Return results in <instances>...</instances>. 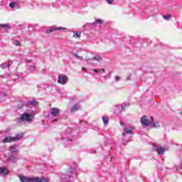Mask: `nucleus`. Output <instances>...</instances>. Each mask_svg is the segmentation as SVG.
Listing matches in <instances>:
<instances>
[{
	"label": "nucleus",
	"instance_id": "nucleus-1",
	"mask_svg": "<svg viewBox=\"0 0 182 182\" xmlns=\"http://www.w3.org/2000/svg\"><path fill=\"white\" fill-rule=\"evenodd\" d=\"M20 180L21 182H48L49 181V179L46 178H26V177H21Z\"/></svg>",
	"mask_w": 182,
	"mask_h": 182
},
{
	"label": "nucleus",
	"instance_id": "nucleus-2",
	"mask_svg": "<svg viewBox=\"0 0 182 182\" xmlns=\"http://www.w3.org/2000/svg\"><path fill=\"white\" fill-rule=\"evenodd\" d=\"M23 137V134H18L16 137L7 136L4 139L3 143H12L13 141H18Z\"/></svg>",
	"mask_w": 182,
	"mask_h": 182
},
{
	"label": "nucleus",
	"instance_id": "nucleus-3",
	"mask_svg": "<svg viewBox=\"0 0 182 182\" xmlns=\"http://www.w3.org/2000/svg\"><path fill=\"white\" fill-rule=\"evenodd\" d=\"M141 124H142V126H150V124H151V123H153V117H151L150 119H147V117L146 116H143L141 118Z\"/></svg>",
	"mask_w": 182,
	"mask_h": 182
},
{
	"label": "nucleus",
	"instance_id": "nucleus-4",
	"mask_svg": "<svg viewBox=\"0 0 182 182\" xmlns=\"http://www.w3.org/2000/svg\"><path fill=\"white\" fill-rule=\"evenodd\" d=\"M10 153L11 154V156L9 158V160H10V161H16V156L18 151L15 150V146H10Z\"/></svg>",
	"mask_w": 182,
	"mask_h": 182
},
{
	"label": "nucleus",
	"instance_id": "nucleus-5",
	"mask_svg": "<svg viewBox=\"0 0 182 182\" xmlns=\"http://www.w3.org/2000/svg\"><path fill=\"white\" fill-rule=\"evenodd\" d=\"M18 120L20 122H31V115L26 112H24L21 115Z\"/></svg>",
	"mask_w": 182,
	"mask_h": 182
},
{
	"label": "nucleus",
	"instance_id": "nucleus-6",
	"mask_svg": "<svg viewBox=\"0 0 182 182\" xmlns=\"http://www.w3.org/2000/svg\"><path fill=\"white\" fill-rule=\"evenodd\" d=\"M68 80H69V78H68L67 75H60L58 82L60 83V85H66V83H68Z\"/></svg>",
	"mask_w": 182,
	"mask_h": 182
},
{
	"label": "nucleus",
	"instance_id": "nucleus-7",
	"mask_svg": "<svg viewBox=\"0 0 182 182\" xmlns=\"http://www.w3.org/2000/svg\"><path fill=\"white\" fill-rule=\"evenodd\" d=\"M59 113H60V109L58 108H52L50 110L51 116H58Z\"/></svg>",
	"mask_w": 182,
	"mask_h": 182
},
{
	"label": "nucleus",
	"instance_id": "nucleus-8",
	"mask_svg": "<svg viewBox=\"0 0 182 182\" xmlns=\"http://www.w3.org/2000/svg\"><path fill=\"white\" fill-rule=\"evenodd\" d=\"M62 29H65V28H63V27H55V28L47 30L46 33H51V32H54V31H60Z\"/></svg>",
	"mask_w": 182,
	"mask_h": 182
},
{
	"label": "nucleus",
	"instance_id": "nucleus-9",
	"mask_svg": "<svg viewBox=\"0 0 182 182\" xmlns=\"http://www.w3.org/2000/svg\"><path fill=\"white\" fill-rule=\"evenodd\" d=\"M155 151L158 153V154H164L166 149L163 147H158L155 149Z\"/></svg>",
	"mask_w": 182,
	"mask_h": 182
},
{
	"label": "nucleus",
	"instance_id": "nucleus-10",
	"mask_svg": "<svg viewBox=\"0 0 182 182\" xmlns=\"http://www.w3.org/2000/svg\"><path fill=\"white\" fill-rule=\"evenodd\" d=\"M80 109V105L79 104H75L74 106H73L70 109V112H76V110Z\"/></svg>",
	"mask_w": 182,
	"mask_h": 182
},
{
	"label": "nucleus",
	"instance_id": "nucleus-11",
	"mask_svg": "<svg viewBox=\"0 0 182 182\" xmlns=\"http://www.w3.org/2000/svg\"><path fill=\"white\" fill-rule=\"evenodd\" d=\"M0 174H8V169L6 168V167L4 166L0 168Z\"/></svg>",
	"mask_w": 182,
	"mask_h": 182
},
{
	"label": "nucleus",
	"instance_id": "nucleus-12",
	"mask_svg": "<svg viewBox=\"0 0 182 182\" xmlns=\"http://www.w3.org/2000/svg\"><path fill=\"white\" fill-rule=\"evenodd\" d=\"M102 122L104 123V124H109V117H102Z\"/></svg>",
	"mask_w": 182,
	"mask_h": 182
},
{
	"label": "nucleus",
	"instance_id": "nucleus-13",
	"mask_svg": "<svg viewBox=\"0 0 182 182\" xmlns=\"http://www.w3.org/2000/svg\"><path fill=\"white\" fill-rule=\"evenodd\" d=\"M9 66H11V63L9 62L8 63H4L1 65V67L3 68V69H5V68H9Z\"/></svg>",
	"mask_w": 182,
	"mask_h": 182
},
{
	"label": "nucleus",
	"instance_id": "nucleus-14",
	"mask_svg": "<svg viewBox=\"0 0 182 182\" xmlns=\"http://www.w3.org/2000/svg\"><path fill=\"white\" fill-rule=\"evenodd\" d=\"M129 107H130V104H127V105L122 104L121 109L122 110H126V109H129Z\"/></svg>",
	"mask_w": 182,
	"mask_h": 182
},
{
	"label": "nucleus",
	"instance_id": "nucleus-15",
	"mask_svg": "<svg viewBox=\"0 0 182 182\" xmlns=\"http://www.w3.org/2000/svg\"><path fill=\"white\" fill-rule=\"evenodd\" d=\"M80 33H78L77 31L73 32V38H80Z\"/></svg>",
	"mask_w": 182,
	"mask_h": 182
},
{
	"label": "nucleus",
	"instance_id": "nucleus-16",
	"mask_svg": "<svg viewBox=\"0 0 182 182\" xmlns=\"http://www.w3.org/2000/svg\"><path fill=\"white\" fill-rule=\"evenodd\" d=\"M29 105H31L32 106H38V102L35 100H33L30 101Z\"/></svg>",
	"mask_w": 182,
	"mask_h": 182
},
{
	"label": "nucleus",
	"instance_id": "nucleus-17",
	"mask_svg": "<svg viewBox=\"0 0 182 182\" xmlns=\"http://www.w3.org/2000/svg\"><path fill=\"white\" fill-rule=\"evenodd\" d=\"M92 60H97V62H100V60H102V57L97 55L92 58Z\"/></svg>",
	"mask_w": 182,
	"mask_h": 182
},
{
	"label": "nucleus",
	"instance_id": "nucleus-18",
	"mask_svg": "<svg viewBox=\"0 0 182 182\" xmlns=\"http://www.w3.org/2000/svg\"><path fill=\"white\" fill-rule=\"evenodd\" d=\"M173 16L171 15H165L164 16V19H165L166 21H169L170 18H171Z\"/></svg>",
	"mask_w": 182,
	"mask_h": 182
},
{
	"label": "nucleus",
	"instance_id": "nucleus-19",
	"mask_svg": "<svg viewBox=\"0 0 182 182\" xmlns=\"http://www.w3.org/2000/svg\"><path fill=\"white\" fill-rule=\"evenodd\" d=\"M124 132L125 133H127V134H132V129H129V128H125L124 129Z\"/></svg>",
	"mask_w": 182,
	"mask_h": 182
},
{
	"label": "nucleus",
	"instance_id": "nucleus-20",
	"mask_svg": "<svg viewBox=\"0 0 182 182\" xmlns=\"http://www.w3.org/2000/svg\"><path fill=\"white\" fill-rule=\"evenodd\" d=\"M95 22H97V23H99V25H102L103 23V20L98 18L95 20Z\"/></svg>",
	"mask_w": 182,
	"mask_h": 182
},
{
	"label": "nucleus",
	"instance_id": "nucleus-21",
	"mask_svg": "<svg viewBox=\"0 0 182 182\" xmlns=\"http://www.w3.org/2000/svg\"><path fill=\"white\" fill-rule=\"evenodd\" d=\"M0 28H11L9 24H0Z\"/></svg>",
	"mask_w": 182,
	"mask_h": 182
},
{
	"label": "nucleus",
	"instance_id": "nucleus-22",
	"mask_svg": "<svg viewBox=\"0 0 182 182\" xmlns=\"http://www.w3.org/2000/svg\"><path fill=\"white\" fill-rule=\"evenodd\" d=\"M74 55L75 56V58H77V59H80L81 60H83V56H80L77 54H74Z\"/></svg>",
	"mask_w": 182,
	"mask_h": 182
},
{
	"label": "nucleus",
	"instance_id": "nucleus-23",
	"mask_svg": "<svg viewBox=\"0 0 182 182\" xmlns=\"http://www.w3.org/2000/svg\"><path fill=\"white\" fill-rule=\"evenodd\" d=\"M149 126H151V127L152 128L157 127V125L156 124V123H154L153 121L151 124H149Z\"/></svg>",
	"mask_w": 182,
	"mask_h": 182
},
{
	"label": "nucleus",
	"instance_id": "nucleus-24",
	"mask_svg": "<svg viewBox=\"0 0 182 182\" xmlns=\"http://www.w3.org/2000/svg\"><path fill=\"white\" fill-rule=\"evenodd\" d=\"M16 5V2H11V3L9 4V6H10L11 8H14Z\"/></svg>",
	"mask_w": 182,
	"mask_h": 182
},
{
	"label": "nucleus",
	"instance_id": "nucleus-25",
	"mask_svg": "<svg viewBox=\"0 0 182 182\" xmlns=\"http://www.w3.org/2000/svg\"><path fill=\"white\" fill-rule=\"evenodd\" d=\"M107 4H109V5H112L113 4V0H106Z\"/></svg>",
	"mask_w": 182,
	"mask_h": 182
},
{
	"label": "nucleus",
	"instance_id": "nucleus-26",
	"mask_svg": "<svg viewBox=\"0 0 182 182\" xmlns=\"http://www.w3.org/2000/svg\"><path fill=\"white\" fill-rule=\"evenodd\" d=\"M16 46H21V42L19 41H16Z\"/></svg>",
	"mask_w": 182,
	"mask_h": 182
},
{
	"label": "nucleus",
	"instance_id": "nucleus-27",
	"mask_svg": "<svg viewBox=\"0 0 182 182\" xmlns=\"http://www.w3.org/2000/svg\"><path fill=\"white\" fill-rule=\"evenodd\" d=\"M115 80H116L117 82H119V80H120V77L115 76Z\"/></svg>",
	"mask_w": 182,
	"mask_h": 182
},
{
	"label": "nucleus",
	"instance_id": "nucleus-28",
	"mask_svg": "<svg viewBox=\"0 0 182 182\" xmlns=\"http://www.w3.org/2000/svg\"><path fill=\"white\" fill-rule=\"evenodd\" d=\"M120 125L121 126H124V123H123V122H120Z\"/></svg>",
	"mask_w": 182,
	"mask_h": 182
},
{
	"label": "nucleus",
	"instance_id": "nucleus-29",
	"mask_svg": "<svg viewBox=\"0 0 182 182\" xmlns=\"http://www.w3.org/2000/svg\"><path fill=\"white\" fill-rule=\"evenodd\" d=\"M94 72H95V73H99V71H98L97 70H94Z\"/></svg>",
	"mask_w": 182,
	"mask_h": 182
},
{
	"label": "nucleus",
	"instance_id": "nucleus-30",
	"mask_svg": "<svg viewBox=\"0 0 182 182\" xmlns=\"http://www.w3.org/2000/svg\"><path fill=\"white\" fill-rule=\"evenodd\" d=\"M53 122H58V119H54L53 120Z\"/></svg>",
	"mask_w": 182,
	"mask_h": 182
},
{
	"label": "nucleus",
	"instance_id": "nucleus-31",
	"mask_svg": "<svg viewBox=\"0 0 182 182\" xmlns=\"http://www.w3.org/2000/svg\"><path fill=\"white\" fill-rule=\"evenodd\" d=\"M101 70H102V72H104V73L106 72V70H105V69H103V68L101 69Z\"/></svg>",
	"mask_w": 182,
	"mask_h": 182
},
{
	"label": "nucleus",
	"instance_id": "nucleus-32",
	"mask_svg": "<svg viewBox=\"0 0 182 182\" xmlns=\"http://www.w3.org/2000/svg\"><path fill=\"white\" fill-rule=\"evenodd\" d=\"M86 60H89V59H86Z\"/></svg>",
	"mask_w": 182,
	"mask_h": 182
},
{
	"label": "nucleus",
	"instance_id": "nucleus-33",
	"mask_svg": "<svg viewBox=\"0 0 182 182\" xmlns=\"http://www.w3.org/2000/svg\"><path fill=\"white\" fill-rule=\"evenodd\" d=\"M123 136H124V133L123 134Z\"/></svg>",
	"mask_w": 182,
	"mask_h": 182
}]
</instances>
